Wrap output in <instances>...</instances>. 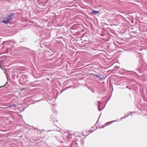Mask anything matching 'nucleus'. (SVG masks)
Instances as JSON below:
<instances>
[{"label": "nucleus", "instance_id": "nucleus-1", "mask_svg": "<svg viewBox=\"0 0 147 147\" xmlns=\"http://www.w3.org/2000/svg\"><path fill=\"white\" fill-rule=\"evenodd\" d=\"M13 15V13H11L7 17V18H8V20L10 21L12 20L13 19L12 16Z\"/></svg>", "mask_w": 147, "mask_h": 147}, {"label": "nucleus", "instance_id": "nucleus-2", "mask_svg": "<svg viewBox=\"0 0 147 147\" xmlns=\"http://www.w3.org/2000/svg\"><path fill=\"white\" fill-rule=\"evenodd\" d=\"M100 12V11H96V10H93L91 12V14H94L95 15H96V14H97L98 13H99Z\"/></svg>", "mask_w": 147, "mask_h": 147}, {"label": "nucleus", "instance_id": "nucleus-3", "mask_svg": "<svg viewBox=\"0 0 147 147\" xmlns=\"http://www.w3.org/2000/svg\"><path fill=\"white\" fill-rule=\"evenodd\" d=\"M9 21V20H6L5 21H2V22L3 23H5L6 24H7L8 23Z\"/></svg>", "mask_w": 147, "mask_h": 147}, {"label": "nucleus", "instance_id": "nucleus-4", "mask_svg": "<svg viewBox=\"0 0 147 147\" xmlns=\"http://www.w3.org/2000/svg\"><path fill=\"white\" fill-rule=\"evenodd\" d=\"M91 75H92L93 76H94V75H95L97 78H100V76L98 75L97 74H91Z\"/></svg>", "mask_w": 147, "mask_h": 147}, {"label": "nucleus", "instance_id": "nucleus-5", "mask_svg": "<svg viewBox=\"0 0 147 147\" xmlns=\"http://www.w3.org/2000/svg\"><path fill=\"white\" fill-rule=\"evenodd\" d=\"M16 107V105L14 104L13 105L9 107Z\"/></svg>", "mask_w": 147, "mask_h": 147}, {"label": "nucleus", "instance_id": "nucleus-6", "mask_svg": "<svg viewBox=\"0 0 147 147\" xmlns=\"http://www.w3.org/2000/svg\"><path fill=\"white\" fill-rule=\"evenodd\" d=\"M50 52L49 51H47V54L48 55H49V53Z\"/></svg>", "mask_w": 147, "mask_h": 147}, {"label": "nucleus", "instance_id": "nucleus-7", "mask_svg": "<svg viewBox=\"0 0 147 147\" xmlns=\"http://www.w3.org/2000/svg\"><path fill=\"white\" fill-rule=\"evenodd\" d=\"M111 121V122H112V123H113V122H114V121Z\"/></svg>", "mask_w": 147, "mask_h": 147}, {"label": "nucleus", "instance_id": "nucleus-8", "mask_svg": "<svg viewBox=\"0 0 147 147\" xmlns=\"http://www.w3.org/2000/svg\"><path fill=\"white\" fill-rule=\"evenodd\" d=\"M5 19H6V20H8V18H7V17Z\"/></svg>", "mask_w": 147, "mask_h": 147}]
</instances>
